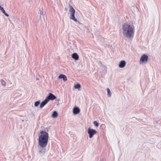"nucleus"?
Listing matches in <instances>:
<instances>
[{
	"label": "nucleus",
	"instance_id": "nucleus-2",
	"mask_svg": "<svg viewBox=\"0 0 161 161\" xmlns=\"http://www.w3.org/2000/svg\"><path fill=\"white\" fill-rule=\"evenodd\" d=\"M41 135L39 136V144L42 148H45L47 145L48 139V134L46 132L42 131Z\"/></svg>",
	"mask_w": 161,
	"mask_h": 161
},
{
	"label": "nucleus",
	"instance_id": "nucleus-12",
	"mask_svg": "<svg viewBox=\"0 0 161 161\" xmlns=\"http://www.w3.org/2000/svg\"><path fill=\"white\" fill-rule=\"evenodd\" d=\"M46 149L45 148H42L39 151V153L41 155L44 154L46 152Z\"/></svg>",
	"mask_w": 161,
	"mask_h": 161
},
{
	"label": "nucleus",
	"instance_id": "nucleus-9",
	"mask_svg": "<svg viewBox=\"0 0 161 161\" xmlns=\"http://www.w3.org/2000/svg\"><path fill=\"white\" fill-rule=\"evenodd\" d=\"M80 112V109L78 107H75L73 109V113L74 114H77Z\"/></svg>",
	"mask_w": 161,
	"mask_h": 161
},
{
	"label": "nucleus",
	"instance_id": "nucleus-10",
	"mask_svg": "<svg viewBox=\"0 0 161 161\" xmlns=\"http://www.w3.org/2000/svg\"><path fill=\"white\" fill-rule=\"evenodd\" d=\"M59 79H63L64 81H65L67 80V78L66 76L64 75L61 74L59 75L58 77Z\"/></svg>",
	"mask_w": 161,
	"mask_h": 161
},
{
	"label": "nucleus",
	"instance_id": "nucleus-6",
	"mask_svg": "<svg viewBox=\"0 0 161 161\" xmlns=\"http://www.w3.org/2000/svg\"><path fill=\"white\" fill-rule=\"evenodd\" d=\"M56 98V97L52 93H50L49 95L47 96L46 99L49 101L50 100H53Z\"/></svg>",
	"mask_w": 161,
	"mask_h": 161
},
{
	"label": "nucleus",
	"instance_id": "nucleus-1",
	"mask_svg": "<svg viewBox=\"0 0 161 161\" xmlns=\"http://www.w3.org/2000/svg\"><path fill=\"white\" fill-rule=\"evenodd\" d=\"M123 36L127 39L131 40L134 33V29L129 24H125L122 25Z\"/></svg>",
	"mask_w": 161,
	"mask_h": 161
},
{
	"label": "nucleus",
	"instance_id": "nucleus-18",
	"mask_svg": "<svg viewBox=\"0 0 161 161\" xmlns=\"http://www.w3.org/2000/svg\"><path fill=\"white\" fill-rule=\"evenodd\" d=\"M40 101H36L34 105L36 107H37L40 104Z\"/></svg>",
	"mask_w": 161,
	"mask_h": 161
},
{
	"label": "nucleus",
	"instance_id": "nucleus-21",
	"mask_svg": "<svg viewBox=\"0 0 161 161\" xmlns=\"http://www.w3.org/2000/svg\"><path fill=\"white\" fill-rule=\"evenodd\" d=\"M97 64H98V65L100 66H102V62L100 61H97Z\"/></svg>",
	"mask_w": 161,
	"mask_h": 161
},
{
	"label": "nucleus",
	"instance_id": "nucleus-19",
	"mask_svg": "<svg viewBox=\"0 0 161 161\" xmlns=\"http://www.w3.org/2000/svg\"><path fill=\"white\" fill-rule=\"evenodd\" d=\"M1 11L6 16H8V14L6 13L5 10H4V8Z\"/></svg>",
	"mask_w": 161,
	"mask_h": 161
},
{
	"label": "nucleus",
	"instance_id": "nucleus-3",
	"mask_svg": "<svg viewBox=\"0 0 161 161\" xmlns=\"http://www.w3.org/2000/svg\"><path fill=\"white\" fill-rule=\"evenodd\" d=\"M69 12H70V18L75 22H77V20L75 17V10L72 6L70 7Z\"/></svg>",
	"mask_w": 161,
	"mask_h": 161
},
{
	"label": "nucleus",
	"instance_id": "nucleus-22",
	"mask_svg": "<svg viewBox=\"0 0 161 161\" xmlns=\"http://www.w3.org/2000/svg\"><path fill=\"white\" fill-rule=\"evenodd\" d=\"M3 8L0 5V10H2L3 9Z\"/></svg>",
	"mask_w": 161,
	"mask_h": 161
},
{
	"label": "nucleus",
	"instance_id": "nucleus-8",
	"mask_svg": "<svg viewBox=\"0 0 161 161\" xmlns=\"http://www.w3.org/2000/svg\"><path fill=\"white\" fill-rule=\"evenodd\" d=\"M126 62L124 60L121 61L119 64V67L120 68H124Z\"/></svg>",
	"mask_w": 161,
	"mask_h": 161
},
{
	"label": "nucleus",
	"instance_id": "nucleus-15",
	"mask_svg": "<svg viewBox=\"0 0 161 161\" xmlns=\"http://www.w3.org/2000/svg\"><path fill=\"white\" fill-rule=\"evenodd\" d=\"M107 95L108 97H110L111 95V92L108 88H107Z\"/></svg>",
	"mask_w": 161,
	"mask_h": 161
},
{
	"label": "nucleus",
	"instance_id": "nucleus-16",
	"mask_svg": "<svg viewBox=\"0 0 161 161\" xmlns=\"http://www.w3.org/2000/svg\"><path fill=\"white\" fill-rule=\"evenodd\" d=\"M1 82L2 83V85L3 86H6V82L3 79H1Z\"/></svg>",
	"mask_w": 161,
	"mask_h": 161
},
{
	"label": "nucleus",
	"instance_id": "nucleus-20",
	"mask_svg": "<svg viewBox=\"0 0 161 161\" xmlns=\"http://www.w3.org/2000/svg\"><path fill=\"white\" fill-rule=\"evenodd\" d=\"M93 124L95 126L97 127L99 125V123H97L96 121H94Z\"/></svg>",
	"mask_w": 161,
	"mask_h": 161
},
{
	"label": "nucleus",
	"instance_id": "nucleus-17",
	"mask_svg": "<svg viewBox=\"0 0 161 161\" xmlns=\"http://www.w3.org/2000/svg\"><path fill=\"white\" fill-rule=\"evenodd\" d=\"M81 87L80 85L79 84H77L75 85L74 86V87L75 89H78L80 88Z\"/></svg>",
	"mask_w": 161,
	"mask_h": 161
},
{
	"label": "nucleus",
	"instance_id": "nucleus-11",
	"mask_svg": "<svg viewBox=\"0 0 161 161\" xmlns=\"http://www.w3.org/2000/svg\"><path fill=\"white\" fill-rule=\"evenodd\" d=\"M72 57L75 60H78L79 58L78 55L76 53H74L72 54Z\"/></svg>",
	"mask_w": 161,
	"mask_h": 161
},
{
	"label": "nucleus",
	"instance_id": "nucleus-4",
	"mask_svg": "<svg viewBox=\"0 0 161 161\" xmlns=\"http://www.w3.org/2000/svg\"><path fill=\"white\" fill-rule=\"evenodd\" d=\"M97 133V131L94 129H91L90 128H89L88 130V133L89 134V137L90 138H92L93 136L96 134Z\"/></svg>",
	"mask_w": 161,
	"mask_h": 161
},
{
	"label": "nucleus",
	"instance_id": "nucleus-5",
	"mask_svg": "<svg viewBox=\"0 0 161 161\" xmlns=\"http://www.w3.org/2000/svg\"><path fill=\"white\" fill-rule=\"evenodd\" d=\"M148 58V56L147 55L143 54L141 57L140 60V64L146 63L147 62Z\"/></svg>",
	"mask_w": 161,
	"mask_h": 161
},
{
	"label": "nucleus",
	"instance_id": "nucleus-14",
	"mask_svg": "<svg viewBox=\"0 0 161 161\" xmlns=\"http://www.w3.org/2000/svg\"><path fill=\"white\" fill-rule=\"evenodd\" d=\"M39 11L40 14V18L41 19L42 18V15H43L44 14L43 9L42 8H40L39 9Z\"/></svg>",
	"mask_w": 161,
	"mask_h": 161
},
{
	"label": "nucleus",
	"instance_id": "nucleus-13",
	"mask_svg": "<svg viewBox=\"0 0 161 161\" xmlns=\"http://www.w3.org/2000/svg\"><path fill=\"white\" fill-rule=\"evenodd\" d=\"M58 116V113L56 111H54L52 114V117L53 118H56Z\"/></svg>",
	"mask_w": 161,
	"mask_h": 161
},
{
	"label": "nucleus",
	"instance_id": "nucleus-7",
	"mask_svg": "<svg viewBox=\"0 0 161 161\" xmlns=\"http://www.w3.org/2000/svg\"><path fill=\"white\" fill-rule=\"evenodd\" d=\"M48 102L47 100L45 98V99L42 101L40 104V108H42Z\"/></svg>",
	"mask_w": 161,
	"mask_h": 161
}]
</instances>
